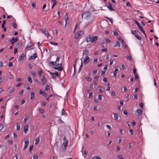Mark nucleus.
Returning a JSON list of instances; mask_svg holds the SVG:
<instances>
[{
	"mask_svg": "<svg viewBox=\"0 0 159 159\" xmlns=\"http://www.w3.org/2000/svg\"><path fill=\"white\" fill-rule=\"evenodd\" d=\"M138 32V31L137 30H132L131 31L132 33L133 34H134L135 33H137Z\"/></svg>",
	"mask_w": 159,
	"mask_h": 159,
	"instance_id": "obj_47",
	"label": "nucleus"
},
{
	"mask_svg": "<svg viewBox=\"0 0 159 159\" xmlns=\"http://www.w3.org/2000/svg\"><path fill=\"white\" fill-rule=\"evenodd\" d=\"M52 2L53 3V6H55L57 3V1L56 0H52Z\"/></svg>",
	"mask_w": 159,
	"mask_h": 159,
	"instance_id": "obj_33",
	"label": "nucleus"
},
{
	"mask_svg": "<svg viewBox=\"0 0 159 159\" xmlns=\"http://www.w3.org/2000/svg\"><path fill=\"white\" fill-rule=\"evenodd\" d=\"M134 22H135V23H136V24L137 25L138 27L140 25L139 23L137 20H134Z\"/></svg>",
	"mask_w": 159,
	"mask_h": 159,
	"instance_id": "obj_49",
	"label": "nucleus"
},
{
	"mask_svg": "<svg viewBox=\"0 0 159 159\" xmlns=\"http://www.w3.org/2000/svg\"><path fill=\"white\" fill-rule=\"evenodd\" d=\"M126 57L129 60H130L131 59V56L130 55H127L126 56Z\"/></svg>",
	"mask_w": 159,
	"mask_h": 159,
	"instance_id": "obj_53",
	"label": "nucleus"
},
{
	"mask_svg": "<svg viewBox=\"0 0 159 159\" xmlns=\"http://www.w3.org/2000/svg\"><path fill=\"white\" fill-rule=\"evenodd\" d=\"M6 22L5 20L3 21L2 24V28H4V25L6 24Z\"/></svg>",
	"mask_w": 159,
	"mask_h": 159,
	"instance_id": "obj_36",
	"label": "nucleus"
},
{
	"mask_svg": "<svg viewBox=\"0 0 159 159\" xmlns=\"http://www.w3.org/2000/svg\"><path fill=\"white\" fill-rule=\"evenodd\" d=\"M12 25L14 28H16L17 27V25L16 23H13Z\"/></svg>",
	"mask_w": 159,
	"mask_h": 159,
	"instance_id": "obj_42",
	"label": "nucleus"
},
{
	"mask_svg": "<svg viewBox=\"0 0 159 159\" xmlns=\"http://www.w3.org/2000/svg\"><path fill=\"white\" fill-rule=\"evenodd\" d=\"M4 79L3 78L0 77V83H2L4 81Z\"/></svg>",
	"mask_w": 159,
	"mask_h": 159,
	"instance_id": "obj_43",
	"label": "nucleus"
},
{
	"mask_svg": "<svg viewBox=\"0 0 159 159\" xmlns=\"http://www.w3.org/2000/svg\"><path fill=\"white\" fill-rule=\"evenodd\" d=\"M39 138H37L35 139V143L36 145H37L39 142Z\"/></svg>",
	"mask_w": 159,
	"mask_h": 159,
	"instance_id": "obj_24",
	"label": "nucleus"
},
{
	"mask_svg": "<svg viewBox=\"0 0 159 159\" xmlns=\"http://www.w3.org/2000/svg\"><path fill=\"white\" fill-rule=\"evenodd\" d=\"M28 118H29V117H27L24 120V123H25L27 122V120L28 119Z\"/></svg>",
	"mask_w": 159,
	"mask_h": 159,
	"instance_id": "obj_58",
	"label": "nucleus"
},
{
	"mask_svg": "<svg viewBox=\"0 0 159 159\" xmlns=\"http://www.w3.org/2000/svg\"><path fill=\"white\" fill-rule=\"evenodd\" d=\"M42 95L44 97H46L47 96V94L46 92H43V93Z\"/></svg>",
	"mask_w": 159,
	"mask_h": 159,
	"instance_id": "obj_61",
	"label": "nucleus"
},
{
	"mask_svg": "<svg viewBox=\"0 0 159 159\" xmlns=\"http://www.w3.org/2000/svg\"><path fill=\"white\" fill-rule=\"evenodd\" d=\"M63 142L62 144L61 148L63 151L66 150L68 146V141L66 139L65 136H64L63 138Z\"/></svg>",
	"mask_w": 159,
	"mask_h": 159,
	"instance_id": "obj_1",
	"label": "nucleus"
},
{
	"mask_svg": "<svg viewBox=\"0 0 159 159\" xmlns=\"http://www.w3.org/2000/svg\"><path fill=\"white\" fill-rule=\"evenodd\" d=\"M46 79L45 77V76H43L41 79L42 82L43 84V85H44L45 84H46Z\"/></svg>",
	"mask_w": 159,
	"mask_h": 159,
	"instance_id": "obj_8",
	"label": "nucleus"
},
{
	"mask_svg": "<svg viewBox=\"0 0 159 159\" xmlns=\"http://www.w3.org/2000/svg\"><path fill=\"white\" fill-rule=\"evenodd\" d=\"M38 111L41 114H43L44 112V110L41 108H39Z\"/></svg>",
	"mask_w": 159,
	"mask_h": 159,
	"instance_id": "obj_21",
	"label": "nucleus"
},
{
	"mask_svg": "<svg viewBox=\"0 0 159 159\" xmlns=\"http://www.w3.org/2000/svg\"><path fill=\"white\" fill-rule=\"evenodd\" d=\"M34 81L35 82H36V83H38V84H41L40 82V81H39V80H38L37 79H35Z\"/></svg>",
	"mask_w": 159,
	"mask_h": 159,
	"instance_id": "obj_41",
	"label": "nucleus"
},
{
	"mask_svg": "<svg viewBox=\"0 0 159 159\" xmlns=\"http://www.w3.org/2000/svg\"><path fill=\"white\" fill-rule=\"evenodd\" d=\"M135 36L138 39L141 40V37L138 34H135Z\"/></svg>",
	"mask_w": 159,
	"mask_h": 159,
	"instance_id": "obj_29",
	"label": "nucleus"
},
{
	"mask_svg": "<svg viewBox=\"0 0 159 159\" xmlns=\"http://www.w3.org/2000/svg\"><path fill=\"white\" fill-rule=\"evenodd\" d=\"M65 114V110H64V109H63L62 110L61 112V115H62V116L64 115Z\"/></svg>",
	"mask_w": 159,
	"mask_h": 159,
	"instance_id": "obj_39",
	"label": "nucleus"
},
{
	"mask_svg": "<svg viewBox=\"0 0 159 159\" xmlns=\"http://www.w3.org/2000/svg\"><path fill=\"white\" fill-rule=\"evenodd\" d=\"M120 43L119 42H116L115 44L114 45V47L116 46L120 47Z\"/></svg>",
	"mask_w": 159,
	"mask_h": 159,
	"instance_id": "obj_25",
	"label": "nucleus"
},
{
	"mask_svg": "<svg viewBox=\"0 0 159 159\" xmlns=\"http://www.w3.org/2000/svg\"><path fill=\"white\" fill-rule=\"evenodd\" d=\"M25 57V55L24 53H22L20 56L19 59V60L21 61L22 60H24V58Z\"/></svg>",
	"mask_w": 159,
	"mask_h": 159,
	"instance_id": "obj_6",
	"label": "nucleus"
},
{
	"mask_svg": "<svg viewBox=\"0 0 159 159\" xmlns=\"http://www.w3.org/2000/svg\"><path fill=\"white\" fill-rule=\"evenodd\" d=\"M50 89V87L49 86L47 85L45 88V90L46 91H47L48 90Z\"/></svg>",
	"mask_w": 159,
	"mask_h": 159,
	"instance_id": "obj_34",
	"label": "nucleus"
},
{
	"mask_svg": "<svg viewBox=\"0 0 159 159\" xmlns=\"http://www.w3.org/2000/svg\"><path fill=\"white\" fill-rule=\"evenodd\" d=\"M88 50L87 49H85L83 50V55L85 56H88Z\"/></svg>",
	"mask_w": 159,
	"mask_h": 159,
	"instance_id": "obj_12",
	"label": "nucleus"
},
{
	"mask_svg": "<svg viewBox=\"0 0 159 159\" xmlns=\"http://www.w3.org/2000/svg\"><path fill=\"white\" fill-rule=\"evenodd\" d=\"M136 70L135 68H134L133 69V73L134 75L136 74Z\"/></svg>",
	"mask_w": 159,
	"mask_h": 159,
	"instance_id": "obj_63",
	"label": "nucleus"
},
{
	"mask_svg": "<svg viewBox=\"0 0 159 159\" xmlns=\"http://www.w3.org/2000/svg\"><path fill=\"white\" fill-rule=\"evenodd\" d=\"M14 91V89L11 88L10 87L7 90V92L9 93H12Z\"/></svg>",
	"mask_w": 159,
	"mask_h": 159,
	"instance_id": "obj_15",
	"label": "nucleus"
},
{
	"mask_svg": "<svg viewBox=\"0 0 159 159\" xmlns=\"http://www.w3.org/2000/svg\"><path fill=\"white\" fill-rule=\"evenodd\" d=\"M23 92H24V90H21L20 91V92H19V94H20V95H22L23 94Z\"/></svg>",
	"mask_w": 159,
	"mask_h": 159,
	"instance_id": "obj_57",
	"label": "nucleus"
},
{
	"mask_svg": "<svg viewBox=\"0 0 159 159\" xmlns=\"http://www.w3.org/2000/svg\"><path fill=\"white\" fill-rule=\"evenodd\" d=\"M19 38L18 37H16V38H15V37H13L10 40V42H12V41H13L15 42H17Z\"/></svg>",
	"mask_w": 159,
	"mask_h": 159,
	"instance_id": "obj_14",
	"label": "nucleus"
},
{
	"mask_svg": "<svg viewBox=\"0 0 159 159\" xmlns=\"http://www.w3.org/2000/svg\"><path fill=\"white\" fill-rule=\"evenodd\" d=\"M33 148V146L32 145L30 146L29 149V152H30L32 150Z\"/></svg>",
	"mask_w": 159,
	"mask_h": 159,
	"instance_id": "obj_56",
	"label": "nucleus"
},
{
	"mask_svg": "<svg viewBox=\"0 0 159 159\" xmlns=\"http://www.w3.org/2000/svg\"><path fill=\"white\" fill-rule=\"evenodd\" d=\"M77 26H78V25H77V24L76 25H75V28L74 29V31H73L74 33H75V32L76 31L77 28Z\"/></svg>",
	"mask_w": 159,
	"mask_h": 159,
	"instance_id": "obj_38",
	"label": "nucleus"
},
{
	"mask_svg": "<svg viewBox=\"0 0 159 159\" xmlns=\"http://www.w3.org/2000/svg\"><path fill=\"white\" fill-rule=\"evenodd\" d=\"M31 74L34 76L35 77L36 76V73L35 71H33L31 72Z\"/></svg>",
	"mask_w": 159,
	"mask_h": 159,
	"instance_id": "obj_31",
	"label": "nucleus"
},
{
	"mask_svg": "<svg viewBox=\"0 0 159 159\" xmlns=\"http://www.w3.org/2000/svg\"><path fill=\"white\" fill-rule=\"evenodd\" d=\"M92 159H101V158L97 156L93 157Z\"/></svg>",
	"mask_w": 159,
	"mask_h": 159,
	"instance_id": "obj_52",
	"label": "nucleus"
},
{
	"mask_svg": "<svg viewBox=\"0 0 159 159\" xmlns=\"http://www.w3.org/2000/svg\"><path fill=\"white\" fill-rule=\"evenodd\" d=\"M121 44L122 46H123L124 45H125V43L124 42V40H122L121 42Z\"/></svg>",
	"mask_w": 159,
	"mask_h": 159,
	"instance_id": "obj_60",
	"label": "nucleus"
},
{
	"mask_svg": "<svg viewBox=\"0 0 159 159\" xmlns=\"http://www.w3.org/2000/svg\"><path fill=\"white\" fill-rule=\"evenodd\" d=\"M8 77L9 79H12L13 78V75H11V74H10V75H8Z\"/></svg>",
	"mask_w": 159,
	"mask_h": 159,
	"instance_id": "obj_40",
	"label": "nucleus"
},
{
	"mask_svg": "<svg viewBox=\"0 0 159 159\" xmlns=\"http://www.w3.org/2000/svg\"><path fill=\"white\" fill-rule=\"evenodd\" d=\"M38 74L40 76H41L43 74V72L42 70L39 71Z\"/></svg>",
	"mask_w": 159,
	"mask_h": 159,
	"instance_id": "obj_44",
	"label": "nucleus"
},
{
	"mask_svg": "<svg viewBox=\"0 0 159 159\" xmlns=\"http://www.w3.org/2000/svg\"><path fill=\"white\" fill-rule=\"evenodd\" d=\"M142 113V111L140 109H138L136 111V115L138 116H140Z\"/></svg>",
	"mask_w": 159,
	"mask_h": 159,
	"instance_id": "obj_11",
	"label": "nucleus"
},
{
	"mask_svg": "<svg viewBox=\"0 0 159 159\" xmlns=\"http://www.w3.org/2000/svg\"><path fill=\"white\" fill-rule=\"evenodd\" d=\"M114 118L116 120H117L118 118V115L116 114H114Z\"/></svg>",
	"mask_w": 159,
	"mask_h": 159,
	"instance_id": "obj_32",
	"label": "nucleus"
},
{
	"mask_svg": "<svg viewBox=\"0 0 159 159\" xmlns=\"http://www.w3.org/2000/svg\"><path fill=\"white\" fill-rule=\"evenodd\" d=\"M92 38L90 36L87 37L86 39V41L87 42H89L91 41Z\"/></svg>",
	"mask_w": 159,
	"mask_h": 159,
	"instance_id": "obj_17",
	"label": "nucleus"
},
{
	"mask_svg": "<svg viewBox=\"0 0 159 159\" xmlns=\"http://www.w3.org/2000/svg\"><path fill=\"white\" fill-rule=\"evenodd\" d=\"M50 43L51 44L55 45L57 46L58 45V43H57L54 42H50Z\"/></svg>",
	"mask_w": 159,
	"mask_h": 159,
	"instance_id": "obj_35",
	"label": "nucleus"
},
{
	"mask_svg": "<svg viewBox=\"0 0 159 159\" xmlns=\"http://www.w3.org/2000/svg\"><path fill=\"white\" fill-rule=\"evenodd\" d=\"M78 59H76L75 61V64L74 65V71H75V69H76V63L77 62V61L78 60Z\"/></svg>",
	"mask_w": 159,
	"mask_h": 159,
	"instance_id": "obj_51",
	"label": "nucleus"
},
{
	"mask_svg": "<svg viewBox=\"0 0 159 159\" xmlns=\"http://www.w3.org/2000/svg\"><path fill=\"white\" fill-rule=\"evenodd\" d=\"M80 35H79L77 32V33L75 34V38L76 39H77L80 37Z\"/></svg>",
	"mask_w": 159,
	"mask_h": 159,
	"instance_id": "obj_30",
	"label": "nucleus"
},
{
	"mask_svg": "<svg viewBox=\"0 0 159 159\" xmlns=\"http://www.w3.org/2000/svg\"><path fill=\"white\" fill-rule=\"evenodd\" d=\"M28 81L29 82L30 84H31L32 83L33 81L32 80L31 78L30 77H29L28 78Z\"/></svg>",
	"mask_w": 159,
	"mask_h": 159,
	"instance_id": "obj_26",
	"label": "nucleus"
},
{
	"mask_svg": "<svg viewBox=\"0 0 159 159\" xmlns=\"http://www.w3.org/2000/svg\"><path fill=\"white\" fill-rule=\"evenodd\" d=\"M20 125L19 123H17L16 125V130L19 131L20 129Z\"/></svg>",
	"mask_w": 159,
	"mask_h": 159,
	"instance_id": "obj_22",
	"label": "nucleus"
},
{
	"mask_svg": "<svg viewBox=\"0 0 159 159\" xmlns=\"http://www.w3.org/2000/svg\"><path fill=\"white\" fill-rule=\"evenodd\" d=\"M106 41L107 43H109L111 42V40L109 39H106Z\"/></svg>",
	"mask_w": 159,
	"mask_h": 159,
	"instance_id": "obj_62",
	"label": "nucleus"
},
{
	"mask_svg": "<svg viewBox=\"0 0 159 159\" xmlns=\"http://www.w3.org/2000/svg\"><path fill=\"white\" fill-rule=\"evenodd\" d=\"M58 122L59 124H62L63 123V121H62L61 119H59L58 121Z\"/></svg>",
	"mask_w": 159,
	"mask_h": 159,
	"instance_id": "obj_59",
	"label": "nucleus"
},
{
	"mask_svg": "<svg viewBox=\"0 0 159 159\" xmlns=\"http://www.w3.org/2000/svg\"><path fill=\"white\" fill-rule=\"evenodd\" d=\"M98 90L100 92H101V93L103 91H102V87H101V86L98 87Z\"/></svg>",
	"mask_w": 159,
	"mask_h": 159,
	"instance_id": "obj_27",
	"label": "nucleus"
},
{
	"mask_svg": "<svg viewBox=\"0 0 159 159\" xmlns=\"http://www.w3.org/2000/svg\"><path fill=\"white\" fill-rule=\"evenodd\" d=\"M117 157L119 159H124V157L121 155L118 156Z\"/></svg>",
	"mask_w": 159,
	"mask_h": 159,
	"instance_id": "obj_50",
	"label": "nucleus"
},
{
	"mask_svg": "<svg viewBox=\"0 0 159 159\" xmlns=\"http://www.w3.org/2000/svg\"><path fill=\"white\" fill-rule=\"evenodd\" d=\"M134 75V79L135 80L137 79L139 77V75L138 74H135Z\"/></svg>",
	"mask_w": 159,
	"mask_h": 159,
	"instance_id": "obj_45",
	"label": "nucleus"
},
{
	"mask_svg": "<svg viewBox=\"0 0 159 159\" xmlns=\"http://www.w3.org/2000/svg\"><path fill=\"white\" fill-rule=\"evenodd\" d=\"M107 7L109 9L110 11H115V10L112 8L113 5L110 2L108 3V5L107 6Z\"/></svg>",
	"mask_w": 159,
	"mask_h": 159,
	"instance_id": "obj_5",
	"label": "nucleus"
},
{
	"mask_svg": "<svg viewBox=\"0 0 159 159\" xmlns=\"http://www.w3.org/2000/svg\"><path fill=\"white\" fill-rule=\"evenodd\" d=\"M3 128V125L2 124H0V130H1Z\"/></svg>",
	"mask_w": 159,
	"mask_h": 159,
	"instance_id": "obj_55",
	"label": "nucleus"
},
{
	"mask_svg": "<svg viewBox=\"0 0 159 159\" xmlns=\"http://www.w3.org/2000/svg\"><path fill=\"white\" fill-rule=\"evenodd\" d=\"M8 143L10 145H11L13 143V142L11 140L8 141Z\"/></svg>",
	"mask_w": 159,
	"mask_h": 159,
	"instance_id": "obj_64",
	"label": "nucleus"
},
{
	"mask_svg": "<svg viewBox=\"0 0 159 159\" xmlns=\"http://www.w3.org/2000/svg\"><path fill=\"white\" fill-rule=\"evenodd\" d=\"M86 80L87 81H90L92 80L91 78L90 77H86Z\"/></svg>",
	"mask_w": 159,
	"mask_h": 159,
	"instance_id": "obj_46",
	"label": "nucleus"
},
{
	"mask_svg": "<svg viewBox=\"0 0 159 159\" xmlns=\"http://www.w3.org/2000/svg\"><path fill=\"white\" fill-rule=\"evenodd\" d=\"M33 45V43H29L26 46V48H28L31 47Z\"/></svg>",
	"mask_w": 159,
	"mask_h": 159,
	"instance_id": "obj_18",
	"label": "nucleus"
},
{
	"mask_svg": "<svg viewBox=\"0 0 159 159\" xmlns=\"http://www.w3.org/2000/svg\"><path fill=\"white\" fill-rule=\"evenodd\" d=\"M28 130V125L27 124L25 125L24 127V131L25 133H26Z\"/></svg>",
	"mask_w": 159,
	"mask_h": 159,
	"instance_id": "obj_7",
	"label": "nucleus"
},
{
	"mask_svg": "<svg viewBox=\"0 0 159 159\" xmlns=\"http://www.w3.org/2000/svg\"><path fill=\"white\" fill-rule=\"evenodd\" d=\"M29 143V141L28 140H26L25 142V146L24 147V149H25L27 147Z\"/></svg>",
	"mask_w": 159,
	"mask_h": 159,
	"instance_id": "obj_10",
	"label": "nucleus"
},
{
	"mask_svg": "<svg viewBox=\"0 0 159 159\" xmlns=\"http://www.w3.org/2000/svg\"><path fill=\"white\" fill-rule=\"evenodd\" d=\"M138 28L141 30V31L145 35V36H146V34L145 33V31L143 29L142 26L140 25L139 26Z\"/></svg>",
	"mask_w": 159,
	"mask_h": 159,
	"instance_id": "obj_13",
	"label": "nucleus"
},
{
	"mask_svg": "<svg viewBox=\"0 0 159 159\" xmlns=\"http://www.w3.org/2000/svg\"><path fill=\"white\" fill-rule=\"evenodd\" d=\"M56 64V61H51L49 63V64L51 65H55Z\"/></svg>",
	"mask_w": 159,
	"mask_h": 159,
	"instance_id": "obj_37",
	"label": "nucleus"
},
{
	"mask_svg": "<svg viewBox=\"0 0 159 159\" xmlns=\"http://www.w3.org/2000/svg\"><path fill=\"white\" fill-rule=\"evenodd\" d=\"M50 74H51L52 75V78H56V75H55V74H56L55 73H52L51 72H50Z\"/></svg>",
	"mask_w": 159,
	"mask_h": 159,
	"instance_id": "obj_28",
	"label": "nucleus"
},
{
	"mask_svg": "<svg viewBox=\"0 0 159 159\" xmlns=\"http://www.w3.org/2000/svg\"><path fill=\"white\" fill-rule=\"evenodd\" d=\"M35 4L36 3L34 2H33L31 3V5L33 7L35 8Z\"/></svg>",
	"mask_w": 159,
	"mask_h": 159,
	"instance_id": "obj_48",
	"label": "nucleus"
},
{
	"mask_svg": "<svg viewBox=\"0 0 159 159\" xmlns=\"http://www.w3.org/2000/svg\"><path fill=\"white\" fill-rule=\"evenodd\" d=\"M35 97V93L34 92L32 93H31L30 95V99H33Z\"/></svg>",
	"mask_w": 159,
	"mask_h": 159,
	"instance_id": "obj_19",
	"label": "nucleus"
},
{
	"mask_svg": "<svg viewBox=\"0 0 159 159\" xmlns=\"http://www.w3.org/2000/svg\"><path fill=\"white\" fill-rule=\"evenodd\" d=\"M46 104V103L44 101H43L41 103V105L43 106H45Z\"/></svg>",
	"mask_w": 159,
	"mask_h": 159,
	"instance_id": "obj_54",
	"label": "nucleus"
},
{
	"mask_svg": "<svg viewBox=\"0 0 159 159\" xmlns=\"http://www.w3.org/2000/svg\"><path fill=\"white\" fill-rule=\"evenodd\" d=\"M52 67L53 69L57 70L59 71H61L63 70V67L62 66V64L61 63L55 65L53 66Z\"/></svg>",
	"mask_w": 159,
	"mask_h": 159,
	"instance_id": "obj_2",
	"label": "nucleus"
},
{
	"mask_svg": "<svg viewBox=\"0 0 159 159\" xmlns=\"http://www.w3.org/2000/svg\"><path fill=\"white\" fill-rule=\"evenodd\" d=\"M41 31L42 33L44 34L47 37H48L49 36V34L48 31L46 29H42L41 30Z\"/></svg>",
	"mask_w": 159,
	"mask_h": 159,
	"instance_id": "obj_4",
	"label": "nucleus"
},
{
	"mask_svg": "<svg viewBox=\"0 0 159 159\" xmlns=\"http://www.w3.org/2000/svg\"><path fill=\"white\" fill-rule=\"evenodd\" d=\"M85 57L84 60V63L85 64H87L90 60V59L88 56H84Z\"/></svg>",
	"mask_w": 159,
	"mask_h": 159,
	"instance_id": "obj_3",
	"label": "nucleus"
},
{
	"mask_svg": "<svg viewBox=\"0 0 159 159\" xmlns=\"http://www.w3.org/2000/svg\"><path fill=\"white\" fill-rule=\"evenodd\" d=\"M92 39H91V42H94L98 39V37L96 36H92L91 37Z\"/></svg>",
	"mask_w": 159,
	"mask_h": 159,
	"instance_id": "obj_16",
	"label": "nucleus"
},
{
	"mask_svg": "<svg viewBox=\"0 0 159 159\" xmlns=\"http://www.w3.org/2000/svg\"><path fill=\"white\" fill-rule=\"evenodd\" d=\"M65 18H66V20H65V21H66V25L67 24V20H68V16L67 13H66V14L65 16Z\"/></svg>",
	"mask_w": 159,
	"mask_h": 159,
	"instance_id": "obj_20",
	"label": "nucleus"
},
{
	"mask_svg": "<svg viewBox=\"0 0 159 159\" xmlns=\"http://www.w3.org/2000/svg\"><path fill=\"white\" fill-rule=\"evenodd\" d=\"M78 33L80 35V36H81L84 34V32L83 30H80L78 32Z\"/></svg>",
	"mask_w": 159,
	"mask_h": 159,
	"instance_id": "obj_23",
	"label": "nucleus"
},
{
	"mask_svg": "<svg viewBox=\"0 0 159 159\" xmlns=\"http://www.w3.org/2000/svg\"><path fill=\"white\" fill-rule=\"evenodd\" d=\"M37 57V53H34L33 56H30L29 58V60L31 59H35Z\"/></svg>",
	"mask_w": 159,
	"mask_h": 159,
	"instance_id": "obj_9",
	"label": "nucleus"
}]
</instances>
